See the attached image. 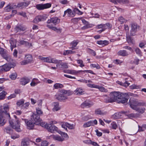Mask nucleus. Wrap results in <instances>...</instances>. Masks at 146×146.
<instances>
[{"label": "nucleus", "mask_w": 146, "mask_h": 146, "mask_svg": "<svg viewBox=\"0 0 146 146\" xmlns=\"http://www.w3.org/2000/svg\"><path fill=\"white\" fill-rule=\"evenodd\" d=\"M127 2V0H118V3L120 4H126Z\"/></svg>", "instance_id": "53"}, {"label": "nucleus", "mask_w": 146, "mask_h": 146, "mask_svg": "<svg viewBox=\"0 0 146 146\" xmlns=\"http://www.w3.org/2000/svg\"><path fill=\"white\" fill-rule=\"evenodd\" d=\"M82 23L86 25V26L84 27V28L85 29L87 28L88 27L87 25L88 24V22L86 21L84 19H82Z\"/></svg>", "instance_id": "58"}, {"label": "nucleus", "mask_w": 146, "mask_h": 146, "mask_svg": "<svg viewBox=\"0 0 146 146\" xmlns=\"http://www.w3.org/2000/svg\"><path fill=\"white\" fill-rule=\"evenodd\" d=\"M97 124V121L96 120H91L85 123L83 125V127L84 128L90 126H94V125Z\"/></svg>", "instance_id": "12"}, {"label": "nucleus", "mask_w": 146, "mask_h": 146, "mask_svg": "<svg viewBox=\"0 0 146 146\" xmlns=\"http://www.w3.org/2000/svg\"><path fill=\"white\" fill-rule=\"evenodd\" d=\"M47 17V15L45 14L39 15L35 18L33 22L34 23H37L39 22L44 21Z\"/></svg>", "instance_id": "6"}, {"label": "nucleus", "mask_w": 146, "mask_h": 146, "mask_svg": "<svg viewBox=\"0 0 146 146\" xmlns=\"http://www.w3.org/2000/svg\"><path fill=\"white\" fill-rule=\"evenodd\" d=\"M66 14L68 17H73L75 16V13L72 11L70 9H68L64 11L63 17H64Z\"/></svg>", "instance_id": "13"}, {"label": "nucleus", "mask_w": 146, "mask_h": 146, "mask_svg": "<svg viewBox=\"0 0 146 146\" xmlns=\"http://www.w3.org/2000/svg\"><path fill=\"white\" fill-rule=\"evenodd\" d=\"M111 125L112 129H116L117 127V125L116 123L115 122H113L111 123Z\"/></svg>", "instance_id": "45"}, {"label": "nucleus", "mask_w": 146, "mask_h": 146, "mask_svg": "<svg viewBox=\"0 0 146 146\" xmlns=\"http://www.w3.org/2000/svg\"><path fill=\"white\" fill-rule=\"evenodd\" d=\"M16 5H13L10 4L8 5L5 7V11L6 12H9L13 9L16 8Z\"/></svg>", "instance_id": "24"}, {"label": "nucleus", "mask_w": 146, "mask_h": 146, "mask_svg": "<svg viewBox=\"0 0 146 146\" xmlns=\"http://www.w3.org/2000/svg\"><path fill=\"white\" fill-rule=\"evenodd\" d=\"M75 93L77 95L80 96L84 94V90L81 88H78L74 91Z\"/></svg>", "instance_id": "19"}, {"label": "nucleus", "mask_w": 146, "mask_h": 146, "mask_svg": "<svg viewBox=\"0 0 146 146\" xmlns=\"http://www.w3.org/2000/svg\"><path fill=\"white\" fill-rule=\"evenodd\" d=\"M60 3L63 4H66L68 3V2L67 0H62L60 1Z\"/></svg>", "instance_id": "62"}, {"label": "nucleus", "mask_w": 146, "mask_h": 146, "mask_svg": "<svg viewBox=\"0 0 146 146\" xmlns=\"http://www.w3.org/2000/svg\"><path fill=\"white\" fill-rule=\"evenodd\" d=\"M36 114H37L39 116L42 115L43 114V112L41 110V108H36Z\"/></svg>", "instance_id": "37"}, {"label": "nucleus", "mask_w": 146, "mask_h": 146, "mask_svg": "<svg viewBox=\"0 0 146 146\" xmlns=\"http://www.w3.org/2000/svg\"><path fill=\"white\" fill-rule=\"evenodd\" d=\"M17 12V11L15 10H13L12 11V14L9 16L8 17H6L7 18H10L13 17L15 15Z\"/></svg>", "instance_id": "52"}, {"label": "nucleus", "mask_w": 146, "mask_h": 146, "mask_svg": "<svg viewBox=\"0 0 146 146\" xmlns=\"http://www.w3.org/2000/svg\"><path fill=\"white\" fill-rule=\"evenodd\" d=\"M51 21L53 23L56 25L58 24L60 21V19L57 17H55L51 18Z\"/></svg>", "instance_id": "29"}, {"label": "nucleus", "mask_w": 146, "mask_h": 146, "mask_svg": "<svg viewBox=\"0 0 146 146\" xmlns=\"http://www.w3.org/2000/svg\"><path fill=\"white\" fill-rule=\"evenodd\" d=\"M13 65L11 64H6L2 66V70L5 71H7L10 70L11 68L13 67Z\"/></svg>", "instance_id": "14"}, {"label": "nucleus", "mask_w": 146, "mask_h": 146, "mask_svg": "<svg viewBox=\"0 0 146 146\" xmlns=\"http://www.w3.org/2000/svg\"><path fill=\"white\" fill-rule=\"evenodd\" d=\"M106 113L103 112L99 109H96L95 110V113L96 115H103L106 114Z\"/></svg>", "instance_id": "35"}, {"label": "nucleus", "mask_w": 146, "mask_h": 146, "mask_svg": "<svg viewBox=\"0 0 146 146\" xmlns=\"http://www.w3.org/2000/svg\"><path fill=\"white\" fill-rule=\"evenodd\" d=\"M7 94V92L3 91L1 92L0 93V100L4 99L5 98L6 95Z\"/></svg>", "instance_id": "36"}, {"label": "nucleus", "mask_w": 146, "mask_h": 146, "mask_svg": "<svg viewBox=\"0 0 146 146\" xmlns=\"http://www.w3.org/2000/svg\"><path fill=\"white\" fill-rule=\"evenodd\" d=\"M62 60H57L54 58H52L51 63L54 64H57L56 65L57 67L58 68H60V64Z\"/></svg>", "instance_id": "25"}, {"label": "nucleus", "mask_w": 146, "mask_h": 146, "mask_svg": "<svg viewBox=\"0 0 146 146\" xmlns=\"http://www.w3.org/2000/svg\"><path fill=\"white\" fill-rule=\"evenodd\" d=\"M24 100L23 99H21L18 101L17 103V106H20L24 104Z\"/></svg>", "instance_id": "48"}, {"label": "nucleus", "mask_w": 146, "mask_h": 146, "mask_svg": "<svg viewBox=\"0 0 146 146\" xmlns=\"http://www.w3.org/2000/svg\"><path fill=\"white\" fill-rule=\"evenodd\" d=\"M135 51L136 53L139 55H141V52L140 49L138 48H137L135 49Z\"/></svg>", "instance_id": "60"}, {"label": "nucleus", "mask_w": 146, "mask_h": 146, "mask_svg": "<svg viewBox=\"0 0 146 146\" xmlns=\"http://www.w3.org/2000/svg\"><path fill=\"white\" fill-rule=\"evenodd\" d=\"M3 58L8 62H10L11 59L9 56L8 54L5 52L3 54L1 55Z\"/></svg>", "instance_id": "30"}, {"label": "nucleus", "mask_w": 146, "mask_h": 146, "mask_svg": "<svg viewBox=\"0 0 146 146\" xmlns=\"http://www.w3.org/2000/svg\"><path fill=\"white\" fill-rule=\"evenodd\" d=\"M118 20L121 22V24H122L125 21V19L122 17H119L118 19Z\"/></svg>", "instance_id": "54"}, {"label": "nucleus", "mask_w": 146, "mask_h": 146, "mask_svg": "<svg viewBox=\"0 0 146 146\" xmlns=\"http://www.w3.org/2000/svg\"><path fill=\"white\" fill-rule=\"evenodd\" d=\"M38 125H40V126L42 127H44L46 128V127L48 124L46 123L45 122H42V120L41 119V121H40L38 123Z\"/></svg>", "instance_id": "41"}, {"label": "nucleus", "mask_w": 146, "mask_h": 146, "mask_svg": "<svg viewBox=\"0 0 146 146\" xmlns=\"http://www.w3.org/2000/svg\"><path fill=\"white\" fill-rule=\"evenodd\" d=\"M63 87V85L60 83H56L54 85V87L55 89H58L59 88H62Z\"/></svg>", "instance_id": "40"}, {"label": "nucleus", "mask_w": 146, "mask_h": 146, "mask_svg": "<svg viewBox=\"0 0 146 146\" xmlns=\"http://www.w3.org/2000/svg\"><path fill=\"white\" fill-rule=\"evenodd\" d=\"M98 88H96L98 89L101 91L102 92H106L107 91V90L104 87H100L98 85Z\"/></svg>", "instance_id": "47"}, {"label": "nucleus", "mask_w": 146, "mask_h": 146, "mask_svg": "<svg viewBox=\"0 0 146 146\" xmlns=\"http://www.w3.org/2000/svg\"><path fill=\"white\" fill-rule=\"evenodd\" d=\"M30 81V80L27 78H23L20 80V84L23 85H25L29 83Z\"/></svg>", "instance_id": "21"}, {"label": "nucleus", "mask_w": 146, "mask_h": 146, "mask_svg": "<svg viewBox=\"0 0 146 146\" xmlns=\"http://www.w3.org/2000/svg\"><path fill=\"white\" fill-rule=\"evenodd\" d=\"M8 117L9 120L10 119V116L9 113H8L6 111L5 112H0V126H3L5 124L4 122V116Z\"/></svg>", "instance_id": "5"}, {"label": "nucleus", "mask_w": 146, "mask_h": 146, "mask_svg": "<svg viewBox=\"0 0 146 146\" xmlns=\"http://www.w3.org/2000/svg\"><path fill=\"white\" fill-rule=\"evenodd\" d=\"M17 74L16 72L12 73L11 75H9V77L11 79L15 80L17 77Z\"/></svg>", "instance_id": "38"}, {"label": "nucleus", "mask_w": 146, "mask_h": 146, "mask_svg": "<svg viewBox=\"0 0 146 146\" xmlns=\"http://www.w3.org/2000/svg\"><path fill=\"white\" fill-rule=\"evenodd\" d=\"M89 52L91 54L93 55L94 56H96V52L90 48L88 49Z\"/></svg>", "instance_id": "46"}, {"label": "nucleus", "mask_w": 146, "mask_h": 146, "mask_svg": "<svg viewBox=\"0 0 146 146\" xmlns=\"http://www.w3.org/2000/svg\"><path fill=\"white\" fill-rule=\"evenodd\" d=\"M130 102V106L133 109L135 110L140 114L144 113L145 111V108L143 107H138L139 106H146V103L143 101L140 102L136 100L129 101Z\"/></svg>", "instance_id": "2"}, {"label": "nucleus", "mask_w": 146, "mask_h": 146, "mask_svg": "<svg viewBox=\"0 0 146 146\" xmlns=\"http://www.w3.org/2000/svg\"><path fill=\"white\" fill-rule=\"evenodd\" d=\"M117 54L119 56H125L127 54V52L125 50H120L118 52Z\"/></svg>", "instance_id": "33"}, {"label": "nucleus", "mask_w": 146, "mask_h": 146, "mask_svg": "<svg viewBox=\"0 0 146 146\" xmlns=\"http://www.w3.org/2000/svg\"><path fill=\"white\" fill-rule=\"evenodd\" d=\"M60 68H59L60 70L64 68H68V65L67 63L60 62Z\"/></svg>", "instance_id": "32"}, {"label": "nucleus", "mask_w": 146, "mask_h": 146, "mask_svg": "<svg viewBox=\"0 0 146 146\" xmlns=\"http://www.w3.org/2000/svg\"><path fill=\"white\" fill-rule=\"evenodd\" d=\"M67 127H68L69 129H74V126L73 124H70L68 123H67Z\"/></svg>", "instance_id": "50"}, {"label": "nucleus", "mask_w": 146, "mask_h": 146, "mask_svg": "<svg viewBox=\"0 0 146 146\" xmlns=\"http://www.w3.org/2000/svg\"><path fill=\"white\" fill-rule=\"evenodd\" d=\"M117 83L121 86H122L125 88H127L128 86V82L127 81L125 80L124 82H122L119 81H117Z\"/></svg>", "instance_id": "34"}, {"label": "nucleus", "mask_w": 146, "mask_h": 146, "mask_svg": "<svg viewBox=\"0 0 146 146\" xmlns=\"http://www.w3.org/2000/svg\"><path fill=\"white\" fill-rule=\"evenodd\" d=\"M67 122L66 123H63L62 124V127L65 129L66 130H67Z\"/></svg>", "instance_id": "63"}, {"label": "nucleus", "mask_w": 146, "mask_h": 146, "mask_svg": "<svg viewBox=\"0 0 146 146\" xmlns=\"http://www.w3.org/2000/svg\"><path fill=\"white\" fill-rule=\"evenodd\" d=\"M27 28L24 26L21 25H17L15 28V30L17 32L21 31H25Z\"/></svg>", "instance_id": "18"}, {"label": "nucleus", "mask_w": 146, "mask_h": 146, "mask_svg": "<svg viewBox=\"0 0 146 146\" xmlns=\"http://www.w3.org/2000/svg\"><path fill=\"white\" fill-rule=\"evenodd\" d=\"M96 43L100 45L104 46L108 45L109 44V42L108 41L106 40H101L97 41Z\"/></svg>", "instance_id": "23"}, {"label": "nucleus", "mask_w": 146, "mask_h": 146, "mask_svg": "<svg viewBox=\"0 0 146 146\" xmlns=\"http://www.w3.org/2000/svg\"><path fill=\"white\" fill-rule=\"evenodd\" d=\"M19 135L17 134H14L12 135L11 136V138L14 139H15L16 138H19Z\"/></svg>", "instance_id": "56"}, {"label": "nucleus", "mask_w": 146, "mask_h": 146, "mask_svg": "<svg viewBox=\"0 0 146 146\" xmlns=\"http://www.w3.org/2000/svg\"><path fill=\"white\" fill-rule=\"evenodd\" d=\"M90 66H92L93 68H96L97 69H99L100 68L99 65L97 63L96 64H90Z\"/></svg>", "instance_id": "44"}, {"label": "nucleus", "mask_w": 146, "mask_h": 146, "mask_svg": "<svg viewBox=\"0 0 146 146\" xmlns=\"http://www.w3.org/2000/svg\"><path fill=\"white\" fill-rule=\"evenodd\" d=\"M67 98V96L63 94L59 95L56 97V99L60 101L65 100Z\"/></svg>", "instance_id": "27"}, {"label": "nucleus", "mask_w": 146, "mask_h": 146, "mask_svg": "<svg viewBox=\"0 0 146 146\" xmlns=\"http://www.w3.org/2000/svg\"><path fill=\"white\" fill-rule=\"evenodd\" d=\"M54 108L52 109L53 111H57L60 110V108L59 106V104L58 102H54L53 104Z\"/></svg>", "instance_id": "26"}, {"label": "nucleus", "mask_w": 146, "mask_h": 146, "mask_svg": "<svg viewBox=\"0 0 146 146\" xmlns=\"http://www.w3.org/2000/svg\"><path fill=\"white\" fill-rule=\"evenodd\" d=\"M19 43L21 45H24L26 46L29 47L32 46V44L31 43H29L28 42L23 40H20L19 42Z\"/></svg>", "instance_id": "28"}, {"label": "nucleus", "mask_w": 146, "mask_h": 146, "mask_svg": "<svg viewBox=\"0 0 146 146\" xmlns=\"http://www.w3.org/2000/svg\"><path fill=\"white\" fill-rule=\"evenodd\" d=\"M27 125V127L29 129H33L35 123L31 119L29 120L26 119H22Z\"/></svg>", "instance_id": "7"}, {"label": "nucleus", "mask_w": 146, "mask_h": 146, "mask_svg": "<svg viewBox=\"0 0 146 146\" xmlns=\"http://www.w3.org/2000/svg\"><path fill=\"white\" fill-rule=\"evenodd\" d=\"M51 4L50 3L46 4H40L36 5V8L39 10H42L44 9H47L51 7Z\"/></svg>", "instance_id": "10"}, {"label": "nucleus", "mask_w": 146, "mask_h": 146, "mask_svg": "<svg viewBox=\"0 0 146 146\" xmlns=\"http://www.w3.org/2000/svg\"><path fill=\"white\" fill-rule=\"evenodd\" d=\"M16 96L15 94H11V95H10V96H9L7 97V99L8 100L11 99L12 98H15Z\"/></svg>", "instance_id": "59"}, {"label": "nucleus", "mask_w": 146, "mask_h": 146, "mask_svg": "<svg viewBox=\"0 0 146 146\" xmlns=\"http://www.w3.org/2000/svg\"><path fill=\"white\" fill-rule=\"evenodd\" d=\"M127 93H121L120 92H113L110 93V97L105 99L106 103H112L116 102L118 103L124 104L127 101Z\"/></svg>", "instance_id": "1"}, {"label": "nucleus", "mask_w": 146, "mask_h": 146, "mask_svg": "<svg viewBox=\"0 0 146 146\" xmlns=\"http://www.w3.org/2000/svg\"><path fill=\"white\" fill-rule=\"evenodd\" d=\"M9 122L12 128L17 132L20 131V123L19 119H17L16 120L13 121L10 118L9 119Z\"/></svg>", "instance_id": "4"}, {"label": "nucleus", "mask_w": 146, "mask_h": 146, "mask_svg": "<svg viewBox=\"0 0 146 146\" xmlns=\"http://www.w3.org/2000/svg\"><path fill=\"white\" fill-rule=\"evenodd\" d=\"M31 119L35 123L36 125H38V123L41 121V119L40 118V116L36 114V113H34L31 116Z\"/></svg>", "instance_id": "9"}, {"label": "nucleus", "mask_w": 146, "mask_h": 146, "mask_svg": "<svg viewBox=\"0 0 146 146\" xmlns=\"http://www.w3.org/2000/svg\"><path fill=\"white\" fill-rule=\"evenodd\" d=\"M50 137L53 138L55 140H57L59 141H62L64 140V138L59 135H52L50 136Z\"/></svg>", "instance_id": "20"}, {"label": "nucleus", "mask_w": 146, "mask_h": 146, "mask_svg": "<svg viewBox=\"0 0 146 146\" xmlns=\"http://www.w3.org/2000/svg\"><path fill=\"white\" fill-rule=\"evenodd\" d=\"M121 112L119 113H116L113 115V117L116 119L121 118Z\"/></svg>", "instance_id": "39"}, {"label": "nucleus", "mask_w": 146, "mask_h": 146, "mask_svg": "<svg viewBox=\"0 0 146 146\" xmlns=\"http://www.w3.org/2000/svg\"><path fill=\"white\" fill-rule=\"evenodd\" d=\"M93 104L91 101H85L82 103L81 105L82 108H84L85 107L90 108L93 106Z\"/></svg>", "instance_id": "16"}, {"label": "nucleus", "mask_w": 146, "mask_h": 146, "mask_svg": "<svg viewBox=\"0 0 146 146\" xmlns=\"http://www.w3.org/2000/svg\"><path fill=\"white\" fill-rule=\"evenodd\" d=\"M77 63L80 64V66L81 67H82L84 66V65L83 64V62L82 60H77Z\"/></svg>", "instance_id": "51"}, {"label": "nucleus", "mask_w": 146, "mask_h": 146, "mask_svg": "<svg viewBox=\"0 0 146 146\" xmlns=\"http://www.w3.org/2000/svg\"><path fill=\"white\" fill-rule=\"evenodd\" d=\"M88 86L89 87L91 88H98V85H95L94 84H87Z\"/></svg>", "instance_id": "49"}, {"label": "nucleus", "mask_w": 146, "mask_h": 146, "mask_svg": "<svg viewBox=\"0 0 146 146\" xmlns=\"http://www.w3.org/2000/svg\"><path fill=\"white\" fill-rule=\"evenodd\" d=\"M30 3V1H27L26 2H21L19 3L16 7L23 8L27 6Z\"/></svg>", "instance_id": "17"}, {"label": "nucleus", "mask_w": 146, "mask_h": 146, "mask_svg": "<svg viewBox=\"0 0 146 146\" xmlns=\"http://www.w3.org/2000/svg\"><path fill=\"white\" fill-rule=\"evenodd\" d=\"M130 34L131 36H134L136 33L141 29L140 26L135 22H131L129 25Z\"/></svg>", "instance_id": "3"}, {"label": "nucleus", "mask_w": 146, "mask_h": 146, "mask_svg": "<svg viewBox=\"0 0 146 146\" xmlns=\"http://www.w3.org/2000/svg\"><path fill=\"white\" fill-rule=\"evenodd\" d=\"M80 72H88L89 73H90L93 74H95L94 73L93 71L90 70H80Z\"/></svg>", "instance_id": "55"}, {"label": "nucleus", "mask_w": 146, "mask_h": 146, "mask_svg": "<svg viewBox=\"0 0 146 146\" xmlns=\"http://www.w3.org/2000/svg\"><path fill=\"white\" fill-rule=\"evenodd\" d=\"M121 114L123 115H125L126 116H128V112L127 111H121Z\"/></svg>", "instance_id": "64"}, {"label": "nucleus", "mask_w": 146, "mask_h": 146, "mask_svg": "<svg viewBox=\"0 0 146 146\" xmlns=\"http://www.w3.org/2000/svg\"><path fill=\"white\" fill-rule=\"evenodd\" d=\"M48 145V143L46 141H43L41 143V146H47Z\"/></svg>", "instance_id": "57"}, {"label": "nucleus", "mask_w": 146, "mask_h": 146, "mask_svg": "<svg viewBox=\"0 0 146 146\" xmlns=\"http://www.w3.org/2000/svg\"><path fill=\"white\" fill-rule=\"evenodd\" d=\"M130 88L131 89H139L140 88V86L139 85H136L135 84H133L129 86Z\"/></svg>", "instance_id": "43"}, {"label": "nucleus", "mask_w": 146, "mask_h": 146, "mask_svg": "<svg viewBox=\"0 0 146 146\" xmlns=\"http://www.w3.org/2000/svg\"><path fill=\"white\" fill-rule=\"evenodd\" d=\"M4 131L7 133H10L11 131V129L9 126L7 127L4 129Z\"/></svg>", "instance_id": "42"}, {"label": "nucleus", "mask_w": 146, "mask_h": 146, "mask_svg": "<svg viewBox=\"0 0 146 146\" xmlns=\"http://www.w3.org/2000/svg\"><path fill=\"white\" fill-rule=\"evenodd\" d=\"M29 143L27 139H23L21 142V146H29Z\"/></svg>", "instance_id": "31"}, {"label": "nucleus", "mask_w": 146, "mask_h": 146, "mask_svg": "<svg viewBox=\"0 0 146 146\" xmlns=\"http://www.w3.org/2000/svg\"><path fill=\"white\" fill-rule=\"evenodd\" d=\"M33 60L31 55L30 54H27L25 56V60L21 62V65H26L31 62Z\"/></svg>", "instance_id": "8"}, {"label": "nucleus", "mask_w": 146, "mask_h": 146, "mask_svg": "<svg viewBox=\"0 0 146 146\" xmlns=\"http://www.w3.org/2000/svg\"><path fill=\"white\" fill-rule=\"evenodd\" d=\"M78 42L79 41L77 40H75L72 41L70 43V45L71 46H72L70 48L72 49V50L78 48L76 47V48H75V47L78 44Z\"/></svg>", "instance_id": "22"}, {"label": "nucleus", "mask_w": 146, "mask_h": 146, "mask_svg": "<svg viewBox=\"0 0 146 146\" xmlns=\"http://www.w3.org/2000/svg\"><path fill=\"white\" fill-rule=\"evenodd\" d=\"M9 42L11 44V48L12 51L13 48L17 46V40L13 38H11L9 40Z\"/></svg>", "instance_id": "15"}, {"label": "nucleus", "mask_w": 146, "mask_h": 146, "mask_svg": "<svg viewBox=\"0 0 146 146\" xmlns=\"http://www.w3.org/2000/svg\"><path fill=\"white\" fill-rule=\"evenodd\" d=\"M46 129L48 131L52 133H53L54 131L58 132V127L53 125L49 124L47 125Z\"/></svg>", "instance_id": "11"}, {"label": "nucleus", "mask_w": 146, "mask_h": 146, "mask_svg": "<svg viewBox=\"0 0 146 146\" xmlns=\"http://www.w3.org/2000/svg\"><path fill=\"white\" fill-rule=\"evenodd\" d=\"M19 15H21L24 17H27L26 13L25 12H22L19 13Z\"/></svg>", "instance_id": "61"}]
</instances>
